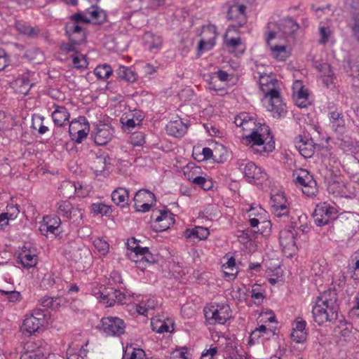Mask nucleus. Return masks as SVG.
<instances>
[{
  "mask_svg": "<svg viewBox=\"0 0 359 359\" xmlns=\"http://www.w3.org/2000/svg\"><path fill=\"white\" fill-rule=\"evenodd\" d=\"M245 176L252 180H264L266 178V174L258 167L255 163L249 162L246 163L244 168Z\"/></svg>",
  "mask_w": 359,
  "mask_h": 359,
  "instance_id": "obj_27",
  "label": "nucleus"
},
{
  "mask_svg": "<svg viewBox=\"0 0 359 359\" xmlns=\"http://www.w3.org/2000/svg\"><path fill=\"white\" fill-rule=\"evenodd\" d=\"M57 213L72 220L76 225H80L83 220V210L77 206H74L68 201H61L57 203Z\"/></svg>",
  "mask_w": 359,
  "mask_h": 359,
  "instance_id": "obj_7",
  "label": "nucleus"
},
{
  "mask_svg": "<svg viewBox=\"0 0 359 359\" xmlns=\"http://www.w3.org/2000/svg\"><path fill=\"white\" fill-rule=\"evenodd\" d=\"M144 40L149 49L158 48L162 44V39L151 32H147L144 35Z\"/></svg>",
  "mask_w": 359,
  "mask_h": 359,
  "instance_id": "obj_39",
  "label": "nucleus"
},
{
  "mask_svg": "<svg viewBox=\"0 0 359 359\" xmlns=\"http://www.w3.org/2000/svg\"><path fill=\"white\" fill-rule=\"evenodd\" d=\"M57 283V281L54 278L53 275H46L42 280V284L46 288L53 287V285Z\"/></svg>",
  "mask_w": 359,
  "mask_h": 359,
  "instance_id": "obj_63",
  "label": "nucleus"
},
{
  "mask_svg": "<svg viewBox=\"0 0 359 359\" xmlns=\"http://www.w3.org/2000/svg\"><path fill=\"white\" fill-rule=\"evenodd\" d=\"M279 241L284 249L292 250L296 246L294 233L291 229H282L279 233Z\"/></svg>",
  "mask_w": 359,
  "mask_h": 359,
  "instance_id": "obj_28",
  "label": "nucleus"
},
{
  "mask_svg": "<svg viewBox=\"0 0 359 359\" xmlns=\"http://www.w3.org/2000/svg\"><path fill=\"white\" fill-rule=\"evenodd\" d=\"M187 158L177 159L176 167L182 170L184 177L189 180L192 181L193 178L198 176L201 171V167L196 166L195 163L187 162Z\"/></svg>",
  "mask_w": 359,
  "mask_h": 359,
  "instance_id": "obj_21",
  "label": "nucleus"
},
{
  "mask_svg": "<svg viewBox=\"0 0 359 359\" xmlns=\"http://www.w3.org/2000/svg\"><path fill=\"white\" fill-rule=\"evenodd\" d=\"M248 217L264 219V216L266 215V211L260 205H251L250 208L248 210Z\"/></svg>",
  "mask_w": 359,
  "mask_h": 359,
  "instance_id": "obj_53",
  "label": "nucleus"
},
{
  "mask_svg": "<svg viewBox=\"0 0 359 359\" xmlns=\"http://www.w3.org/2000/svg\"><path fill=\"white\" fill-rule=\"evenodd\" d=\"M293 100L299 107H306L309 104V92L304 88L301 81H296L293 83Z\"/></svg>",
  "mask_w": 359,
  "mask_h": 359,
  "instance_id": "obj_18",
  "label": "nucleus"
},
{
  "mask_svg": "<svg viewBox=\"0 0 359 359\" xmlns=\"http://www.w3.org/2000/svg\"><path fill=\"white\" fill-rule=\"evenodd\" d=\"M184 236L189 242L196 243L198 241V234L196 230V227L193 229H187L184 232Z\"/></svg>",
  "mask_w": 359,
  "mask_h": 359,
  "instance_id": "obj_58",
  "label": "nucleus"
},
{
  "mask_svg": "<svg viewBox=\"0 0 359 359\" xmlns=\"http://www.w3.org/2000/svg\"><path fill=\"white\" fill-rule=\"evenodd\" d=\"M151 326L153 330L158 333H163L169 330V326L165 322L158 320L156 322L152 321Z\"/></svg>",
  "mask_w": 359,
  "mask_h": 359,
  "instance_id": "obj_55",
  "label": "nucleus"
},
{
  "mask_svg": "<svg viewBox=\"0 0 359 359\" xmlns=\"http://www.w3.org/2000/svg\"><path fill=\"white\" fill-rule=\"evenodd\" d=\"M86 15V13H85V15L81 13H75L73 15H72L71 18L81 25V24L83 23H90V17L88 18Z\"/></svg>",
  "mask_w": 359,
  "mask_h": 359,
  "instance_id": "obj_61",
  "label": "nucleus"
},
{
  "mask_svg": "<svg viewBox=\"0 0 359 359\" xmlns=\"http://www.w3.org/2000/svg\"><path fill=\"white\" fill-rule=\"evenodd\" d=\"M43 325L36 320L34 318L26 316L21 327L22 332L32 335L36 332Z\"/></svg>",
  "mask_w": 359,
  "mask_h": 359,
  "instance_id": "obj_34",
  "label": "nucleus"
},
{
  "mask_svg": "<svg viewBox=\"0 0 359 359\" xmlns=\"http://www.w3.org/2000/svg\"><path fill=\"white\" fill-rule=\"evenodd\" d=\"M63 187L70 188L72 190H74V193H76L78 196L84 197L88 192L87 190L83 189V186L79 182L77 184H72L70 182H65L62 185V188Z\"/></svg>",
  "mask_w": 359,
  "mask_h": 359,
  "instance_id": "obj_46",
  "label": "nucleus"
},
{
  "mask_svg": "<svg viewBox=\"0 0 359 359\" xmlns=\"http://www.w3.org/2000/svg\"><path fill=\"white\" fill-rule=\"evenodd\" d=\"M337 210L334 207L326 202L320 203L313 212L315 224L318 226L328 224L337 218Z\"/></svg>",
  "mask_w": 359,
  "mask_h": 359,
  "instance_id": "obj_5",
  "label": "nucleus"
},
{
  "mask_svg": "<svg viewBox=\"0 0 359 359\" xmlns=\"http://www.w3.org/2000/svg\"><path fill=\"white\" fill-rule=\"evenodd\" d=\"M246 6L245 5L235 4L231 6L227 13V18L231 21L229 28L237 30L247 22L245 13Z\"/></svg>",
  "mask_w": 359,
  "mask_h": 359,
  "instance_id": "obj_8",
  "label": "nucleus"
},
{
  "mask_svg": "<svg viewBox=\"0 0 359 359\" xmlns=\"http://www.w3.org/2000/svg\"><path fill=\"white\" fill-rule=\"evenodd\" d=\"M112 68L107 64L98 65L94 70V74L100 79H108L112 74Z\"/></svg>",
  "mask_w": 359,
  "mask_h": 359,
  "instance_id": "obj_40",
  "label": "nucleus"
},
{
  "mask_svg": "<svg viewBox=\"0 0 359 359\" xmlns=\"http://www.w3.org/2000/svg\"><path fill=\"white\" fill-rule=\"evenodd\" d=\"M102 299V302L107 306H113L115 303L120 304H125L126 296L119 290L114 287H104L102 290L97 293Z\"/></svg>",
  "mask_w": 359,
  "mask_h": 359,
  "instance_id": "obj_11",
  "label": "nucleus"
},
{
  "mask_svg": "<svg viewBox=\"0 0 359 359\" xmlns=\"http://www.w3.org/2000/svg\"><path fill=\"white\" fill-rule=\"evenodd\" d=\"M135 208L137 211L147 212L151 207V203L155 200L154 194L146 189L138 191L134 196Z\"/></svg>",
  "mask_w": 359,
  "mask_h": 359,
  "instance_id": "obj_13",
  "label": "nucleus"
},
{
  "mask_svg": "<svg viewBox=\"0 0 359 359\" xmlns=\"http://www.w3.org/2000/svg\"><path fill=\"white\" fill-rule=\"evenodd\" d=\"M43 224L40 227L42 233L50 232L54 235L57 234L58 227L61 224V220L57 215H48L43 217Z\"/></svg>",
  "mask_w": 359,
  "mask_h": 359,
  "instance_id": "obj_25",
  "label": "nucleus"
},
{
  "mask_svg": "<svg viewBox=\"0 0 359 359\" xmlns=\"http://www.w3.org/2000/svg\"><path fill=\"white\" fill-rule=\"evenodd\" d=\"M128 354H126L124 359H145V353L141 348H134L131 354L128 357Z\"/></svg>",
  "mask_w": 359,
  "mask_h": 359,
  "instance_id": "obj_60",
  "label": "nucleus"
},
{
  "mask_svg": "<svg viewBox=\"0 0 359 359\" xmlns=\"http://www.w3.org/2000/svg\"><path fill=\"white\" fill-rule=\"evenodd\" d=\"M327 189L329 192L332 194H339L341 191V183L337 180L329 178Z\"/></svg>",
  "mask_w": 359,
  "mask_h": 359,
  "instance_id": "obj_54",
  "label": "nucleus"
},
{
  "mask_svg": "<svg viewBox=\"0 0 359 359\" xmlns=\"http://www.w3.org/2000/svg\"><path fill=\"white\" fill-rule=\"evenodd\" d=\"M271 206L272 213L275 217H282L288 216L290 203L283 192H278L271 196Z\"/></svg>",
  "mask_w": 359,
  "mask_h": 359,
  "instance_id": "obj_10",
  "label": "nucleus"
},
{
  "mask_svg": "<svg viewBox=\"0 0 359 359\" xmlns=\"http://www.w3.org/2000/svg\"><path fill=\"white\" fill-rule=\"evenodd\" d=\"M52 117L55 124L58 126L69 124V114L64 107L56 106L55 109L52 113Z\"/></svg>",
  "mask_w": 359,
  "mask_h": 359,
  "instance_id": "obj_31",
  "label": "nucleus"
},
{
  "mask_svg": "<svg viewBox=\"0 0 359 359\" xmlns=\"http://www.w3.org/2000/svg\"><path fill=\"white\" fill-rule=\"evenodd\" d=\"M0 293L2 295H5L8 301L10 302L16 303L18 302H20L22 299L20 293L15 290L6 291L4 290H0Z\"/></svg>",
  "mask_w": 359,
  "mask_h": 359,
  "instance_id": "obj_50",
  "label": "nucleus"
},
{
  "mask_svg": "<svg viewBox=\"0 0 359 359\" xmlns=\"http://www.w3.org/2000/svg\"><path fill=\"white\" fill-rule=\"evenodd\" d=\"M157 306L158 302L154 297H148L146 299H142L136 306V310L139 314L148 316L149 315H154V311Z\"/></svg>",
  "mask_w": 359,
  "mask_h": 359,
  "instance_id": "obj_26",
  "label": "nucleus"
},
{
  "mask_svg": "<svg viewBox=\"0 0 359 359\" xmlns=\"http://www.w3.org/2000/svg\"><path fill=\"white\" fill-rule=\"evenodd\" d=\"M323 68L325 70L327 71V74L324 75L323 81V83L326 85V86L328 87L330 84L333 83L334 82L333 73L330 69V65H328L327 64L323 65Z\"/></svg>",
  "mask_w": 359,
  "mask_h": 359,
  "instance_id": "obj_59",
  "label": "nucleus"
},
{
  "mask_svg": "<svg viewBox=\"0 0 359 359\" xmlns=\"http://www.w3.org/2000/svg\"><path fill=\"white\" fill-rule=\"evenodd\" d=\"M217 36V27L213 25H209L203 27L201 39L198 43V49L201 51L211 50L215 45V39Z\"/></svg>",
  "mask_w": 359,
  "mask_h": 359,
  "instance_id": "obj_12",
  "label": "nucleus"
},
{
  "mask_svg": "<svg viewBox=\"0 0 359 359\" xmlns=\"http://www.w3.org/2000/svg\"><path fill=\"white\" fill-rule=\"evenodd\" d=\"M20 359H46V358L43 353L38 349L25 351L21 355Z\"/></svg>",
  "mask_w": 359,
  "mask_h": 359,
  "instance_id": "obj_48",
  "label": "nucleus"
},
{
  "mask_svg": "<svg viewBox=\"0 0 359 359\" xmlns=\"http://www.w3.org/2000/svg\"><path fill=\"white\" fill-rule=\"evenodd\" d=\"M101 328L109 336H120L125 332L126 324L118 317H104L101 320Z\"/></svg>",
  "mask_w": 359,
  "mask_h": 359,
  "instance_id": "obj_9",
  "label": "nucleus"
},
{
  "mask_svg": "<svg viewBox=\"0 0 359 359\" xmlns=\"http://www.w3.org/2000/svg\"><path fill=\"white\" fill-rule=\"evenodd\" d=\"M90 130V126L88 123H84V127L79 131V133L75 135V137H72L73 140H75L77 142H81L84 139L86 138Z\"/></svg>",
  "mask_w": 359,
  "mask_h": 359,
  "instance_id": "obj_56",
  "label": "nucleus"
},
{
  "mask_svg": "<svg viewBox=\"0 0 359 359\" xmlns=\"http://www.w3.org/2000/svg\"><path fill=\"white\" fill-rule=\"evenodd\" d=\"M330 121L333 123V126L340 127L344 126V120L341 114L335 110L330 113Z\"/></svg>",
  "mask_w": 359,
  "mask_h": 359,
  "instance_id": "obj_52",
  "label": "nucleus"
},
{
  "mask_svg": "<svg viewBox=\"0 0 359 359\" xmlns=\"http://www.w3.org/2000/svg\"><path fill=\"white\" fill-rule=\"evenodd\" d=\"M325 165V178L337 177L340 175V162L337 158H324Z\"/></svg>",
  "mask_w": 359,
  "mask_h": 359,
  "instance_id": "obj_30",
  "label": "nucleus"
},
{
  "mask_svg": "<svg viewBox=\"0 0 359 359\" xmlns=\"http://www.w3.org/2000/svg\"><path fill=\"white\" fill-rule=\"evenodd\" d=\"M18 259L19 262L25 268H31L34 266L37 263V256L32 253L30 250H22Z\"/></svg>",
  "mask_w": 359,
  "mask_h": 359,
  "instance_id": "obj_36",
  "label": "nucleus"
},
{
  "mask_svg": "<svg viewBox=\"0 0 359 359\" xmlns=\"http://www.w3.org/2000/svg\"><path fill=\"white\" fill-rule=\"evenodd\" d=\"M320 43L321 44H325L328 40L330 36L332 35V30L330 27H320Z\"/></svg>",
  "mask_w": 359,
  "mask_h": 359,
  "instance_id": "obj_57",
  "label": "nucleus"
},
{
  "mask_svg": "<svg viewBox=\"0 0 359 359\" xmlns=\"http://www.w3.org/2000/svg\"><path fill=\"white\" fill-rule=\"evenodd\" d=\"M307 217L306 215H302L298 217V222L299 226H297V222H294V226L292 227L294 229L295 228L299 229L303 233H307L310 230V226L306 222Z\"/></svg>",
  "mask_w": 359,
  "mask_h": 359,
  "instance_id": "obj_49",
  "label": "nucleus"
},
{
  "mask_svg": "<svg viewBox=\"0 0 359 359\" xmlns=\"http://www.w3.org/2000/svg\"><path fill=\"white\" fill-rule=\"evenodd\" d=\"M90 208L93 212L102 215H107L111 212V207L102 203H93Z\"/></svg>",
  "mask_w": 359,
  "mask_h": 359,
  "instance_id": "obj_45",
  "label": "nucleus"
},
{
  "mask_svg": "<svg viewBox=\"0 0 359 359\" xmlns=\"http://www.w3.org/2000/svg\"><path fill=\"white\" fill-rule=\"evenodd\" d=\"M259 83L261 90L265 94L267 109L279 116L283 114L285 106L280 96L278 81L271 76L264 74L259 76Z\"/></svg>",
  "mask_w": 359,
  "mask_h": 359,
  "instance_id": "obj_3",
  "label": "nucleus"
},
{
  "mask_svg": "<svg viewBox=\"0 0 359 359\" xmlns=\"http://www.w3.org/2000/svg\"><path fill=\"white\" fill-rule=\"evenodd\" d=\"M230 269H222L224 277L228 278L229 280H234L238 273V269L236 267H229Z\"/></svg>",
  "mask_w": 359,
  "mask_h": 359,
  "instance_id": "obj_62",
  "label": "nucleus"
},
{
  "mask_svg": "<svg viewBox=\"0 0 359 359\" xmlns=\"http://www.w3.org/2000/svg\"><path fill=\"white\" fill-rule=\"evenodd\" d=\"M144 143V137L141 133H135L130 137V142L128 144V147H126L129 149L128 155L130 156H136L137 154L136 153V150L135 149V147H141Z\"/></svg>",
  "mask_w": 359,
  "mask_h": 359,
  "instance_id": "obj_37",
  "label": "nucleus"
},
{
  "mask_svg": "<svg viewBox=\"0 0 359 359\" xmlns=\"http://www.w3.org/2000/svg\"><path fill=\"white\" fill-rule=\"evenodd\" d=\"M294 182L297 186L301 187L302 193L308 197L316 196L318 191L316 182L309 173H306L304 176L298 175Z\"/></svg>",
  "mask_w": 359,
  "mask_h": 359,
  "instance_id": "obj_15",
  "label": "nucleus"
},
{
  "mask_svg": "<svg viewBox=\"0 0 359 359\" xmlns=\"http://www.w3.org/2000/svg\"><path fill=\"white\" fill-rule=\"evenodd\" d=\"M297 29V25L291 19H285L280 23L270 21L264 33L265 41L270 50V55L278 61H285L290 55L287 45V35L290 32L287 27Z\"/></svg>",
  "mask_w": 359,
  "mask_h": 359,
  "instance_id": "obj_2",
  "label": "nucleus"
},
{
  "mask_svg": "<svg viewBox=\"0 0 359 359\" xmlns=\"http://www.w3.org/2000/svg\"><path fill=\"white\" fill-rule=\"evenodd\" d=\"M86 13L89 15L90 22L93 24H102L107 20L106 13L97 6H91L87 9Z\"/></svg>",
  "mask_w": 359,
  "mask_h": 359,
  "instance_id": "obj_32",
  "label": "nucleus"
},
{
  "mask_svg": "<svg viewBox=\"0 0 359 359\" xmlns=\"http://www.w3.org/2000/svg\"><path fill=\"white\" fill-rule=\"evenodd\" d=\"M116 158H95L90 163V168L96 176L102 175L106 177L110 172L111 163L110 160Z\"/></svg>",
  "mask_w": 359,
  "mask_h": 359,
  "instance_id": "obj_22",
  "label": "nucleus"
},
{
  "mask_svg": "<svg viewBox=\"0 0 359 359\" xmlns=\"http://www.w3.org/2000/svg\"><path fill=\"white\" fill-rule=\"evenodd\" d=\"M88 123L84 117H79L78 121H72L69 123V132L71 137H75L79 131L84 127V123Z\"/></svg>",
  "mask_w": 359,
  "mask_h": 359,
  "instance_id": "obj_42",
  "label": "nucleus"
},
{
  "mask_svg": "<svg viewBox=\"0 0 359 359\" xmlns=\"http://www.w3.org/2000/svg\"><path fill=\"white\" fill-rule=\"evenodd\" d=\"M174 224V219L171 213L167 211H161L154 219V229L156 231H163Z\"/></svg>",
  "mask_w": 359,
  "mask_h": 359,
  "instance_id": "obj_24",
  "label": "nucleus"
},
{
  "mask_svg": "<svg viewBox=\"0 0 359 359\" xmlns=\"http://www.w3.org/2000/svg\"><path fill=\"white\" fill-rule=\"evenodd\" d=\"M295 149L302 157H312L314 153V143L311 138L299 135L295 139Z\"/></svg>",
  "mask_w": 359,
  "mask_h": 359,
  "instance_id": "obj_17",
  "label": "nucleus"
},
{
  "mask_svg": "<svg viewBox=\"0 0 359 359\" xmlns=\"http://www.w3.org/2000/svg\"><path fill=\"white\" fill-rule=\"evenodd\" d=\"M111 200L117 205L126 207L128 205L129 194L125 188L119 187L111 193Z\"/></svg>",
  "mask_w": 359,
  "mask_h": 359,
  "instance_id": "obj_33",
  "label": "nucleus"
},
{
  "mask_svg": "<svg viewBox=\"0 0 359 359\" xmlns=\"http://www.w3.org/2000/svg\"><path fill=\"white\" fill-rule=\"evenodd\" d=\"M30 317L34 318L36 320L39 321L41 324H44L45 323V317L46 314L41 309H34L32 314L29 315Z\"/></svg>",
  "mask_w": 359,
  "mask_h": 359,
  "instance_id": "obj_64",
  "label": "nucleus"
},
{
  "mask_svg": "<svg viewBox=\"0 0 359 359\" xmlns=\"http://www.w3.org/2000/svg\"><path fill=\"white\" fill-rule=\"evenodd\" d=\"M232 30L231 28L227 29L224 39V43L230 53L241 55L245 50V45L243 43L241 37H231L229 36Z\"/></svg>",
  "mask_w": 359,
  "mask_h": 359,
  "instance_id": "obj_20",
  "label": "nucleus"
},
{
  "mask_svg": "<svg viewBox=\"0 0 359 359\" xmlns=\"http://www.w3.org/2000/svg\"><path fill=\"white\" fill-rule=\"evenodd\" d=\"M65 32L69 41L74 43H81L86 39L85 29L72 18L65 25Z\"/></svg>",
  "mask_w": 359,
  "mask_h": 359,
  "instance_id": "obj_16",
  "label": "nucleus"
},
{
  "mask_svg": "<svg viewBox=\"0 0 359 359\" xmlns=\"http://www.w3.org/2000/svg\"><path fill=\"white\" fill-rule=\"evenodd\" d=\"M292 326V331L290 334L291 339L296 343L305 341L308 335L306 330V322L298 317L294 321Z\"/></svg>",
  "mask_w": 359,
  "mask_h": 359,
  "instance_id": "obj_19",
  "label": "nucleus"
},
{
  "mask_svg": "<svg viewBox=\"0 0 359 359\" xmlns=\"http://www.w3.org/2000/svg\"><path fill=\"white\" fill-rule=\"evenodd\" d=\"M323 304L339 311L338 295L334 288H330L323 292L317 299Z\"/></svg>",
  "mask_w": 359,
  "mask_h": 359,
  "instance_id": "obj_23",
  "label": "nucleus"
},
{
  "mask_svg": "<svg viewBox=\"0 0 359 359\" xmlns=\"http://www.w3.org/2000/svg\"><path fill=\"white\" fill-rule=\"evenodd\" d=\"M17 31L29 37H36L41 33V29L39 26L32 27L29 23L19 20L15 25Z\"/></svg>",
  "mask_w": 359,
  "mask_h": 359,
  "instance_id": "obj_29",
  "label": "nucleus"
},
{
  "mask_svg": "<svg viewBox=\"0 0 359 359\" xmlns=\"http://www.w3.org/2000/svg\"><path fill=\"white\" fill-rule=\"evenodd\" d=\"M127 245L130 250L135 252L137 256H139V255H144L148 252V248H141L139 245V241L136 240L135 238L128 239Z\"/></svg>",
  "mask_w": 359,
  "mask_h": 359,
  "instance_id": "obj_43",
  "label": "nucleus"
},
{
  "mask_svg": "<svg viewBox=\"0 0 359 359\" xmlns=\"http://www.w3.org/2000/svg\"><path fill=\"white\" fill-rule=\"evenodd\" d=\"M203 154V157H212L213 152L212 149L208 147H202L201 145H196L193 147L192 157Z\"/></svg>",
  "mask_w": 359,
  "mask_h": 359,
  "instance_id": "obj_51",
  "label": "nucleus"
},
{
  "mask_svg": "<svg viewBox=\"0 0 359 359\" xmlns=\"http://www.w3.org/2000/svg\"><path fill=\"white\" fill-rule=\"evenodd\" d=\"M114 133V129L111 125L100 123L94 131V141L97 145H105L112 140Z\"/></svg>",
  "mask_w": 359,
  "mask_h": 359,
  "instance_id": "obj_14",
  "label": "nucleus"
},
{
  "mask_svg": "<svg viewBox=\"0 0 359 359\" xmlns=\"http://www.w3.org/2000/svg\"><path fill=\"white\" fill-rule=\"evenodd\" d=\"M234 123L243 130H252L243 139V142L250 144V148L260 155L268 154L275 148L269 126H260L255 129V120L249 114L243 112L235 117Z\"/></svg>",
  "mask_w": 359,
  "mask_h": 359,
  "instance_id": "obj_1",
  "label": "nucleus"
},
{
  "mask_svg": "<svg viewBox=\"0 0 359 359\" xmlns=\"http://www.w3.org/2000/svg\"><path fill=\"white\" fill-rule=\"evenodd\" d=\"M345 166L347 172L351 175L359 174V158H350Z\"/></svg>",
  "mask_w": 359,
  "mask_h": 359,
  "instance_id": "obj_47",
  "label": "nucleus"
},
{
  "mask_svg": "<svg viewBox=\"0 0 359 359\" xmlns=\"http://www.w3.org/2000/svg\"><path fill=\"white\" fill-rule=\"evenodd\" d=\"M204 315L210 324L224 325L231 318V310L228 304H217L216 306L205 307Z\"/></svg>",
  "mask_w": 359,
  "mask_h": 359,
  "instance_id": "obj_4",
  "label": "nucleus"
},
{
  "mask_svg": "<svg viewBox=\"0 0 359 359\" xmlns=\"http://www.w3.org/2000/svg\"><path fill=\"white\" fill-rule=\"evenodd\" d=\"M166 129L170 135L180 137L186 133L187 128L182 121H174L168 123Z\"/></svg>",
  "mask_w": 359,
  "mask_h": 359,
  "instance_id": "obj_35",
  "label": "nucleus"
},
{
  "mask_svg": "<svg viewBox=\"0 0 359 359\" xmlns=\"http://www.w3.org/2000/svg\"><path fill=\"white\" fill-rule=\"evenodd\" d=\"M116 72L120 79L128 82L134 83L137 80V74L128 67L120 66Z\"/></svg>",
  "mask_w": 359,
  "mask_h": 359,
  "instance_id": "obj_38",
  "label": "nucleus"
},
{
  "mask_svg": "<svg viewBox=\"0 0 359 359\" xmlns=\"http://www.w3.org/2000/svg\"><path fill=\"white\" fill-rule=\"evenodd\" d=\"M93 245L97 252L102 255H105L109 252V245L102 238H96L93 241Z\"/></svg>",
  "mask_w": 359,
  "mask_h": 359,
  "instance_id": "obj_44",
  "label": "nucleus"
},
{
  "mask_svg": "<svg viewBox=\"0 0 359 359\" xmlns=\"http://www.w3.org/2000/svg\"><path fill=\"white\" fill-rule=\"evenodd\" d=\"M73 67L76 69H86L88 67V61L85 55L78 52L72 55Z\"/></svg>",
  "mask_w": 359,
  "mask_h": 359,
  "instance_id": "obj_41",
  "label": "nucleus"
},
{
  "mask_svg": "<svg viewBox=\"0 0 359 359\" xmlns=\"http://www.w3.org/2000/svg\"><path fill=\"white\" fill-rule=\"evenodd\" d=\"M313 320L319 325L326 322H332L338 318V311L332 309L320 301L316 300V304L312 309Z\"/></svg>",
  "mask_w": 359,
  "mask_h": 359,
  "instance_id": "obj_6",
  "label": "nucleus"
}]
</instances>
